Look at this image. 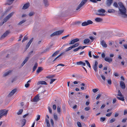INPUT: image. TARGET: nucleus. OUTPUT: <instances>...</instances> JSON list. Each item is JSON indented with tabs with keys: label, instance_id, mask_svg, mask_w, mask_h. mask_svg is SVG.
<instances>
[{
	"label": "nucleus",
	"instance_id": "obj_1",
	"mask_svg": "<svg viewBox=\"0 0 127 127\" xmlns=\"http://www.w3.org/2000/svg\"><path fill=\"white\" fill-rule=\"evenodd\" d=\"M118 5L119 6L118 8L120 12V14L122 17L124 18H127V9L122 2H119L118 4L116 2H115L113 3V6L116 8H118Z\"/></svg>",
	"mask_w": 127,
	"mask_h": 127
},
{
	"label": "nucleus",
	"instance_id": "obj_2",
	"mask_svg": "<svg viewBox=\"0 0 127 127\" xmlns=\"http://www.w3.org/2000/svg\"><path fill=\"white\" fill-rule=\"evenodd\" d=\"M54 56H51L47 60V63L49 64L50 65L51 64H53L54 63L53 62L55 61L57 59L59 58L61 56H58L57 57L54 58L53 57Z\"/></svg>",
	"mask_w": 127,
	"mask_h": 127
},
{
	"label": "nucleus",
	"instance_id": "obj_3",
	"mask_svg": "<svg viewBox=\"0 0 127 127\" xmlns=\"http://www.w3.org/2000/svg\"><path fill=\"white\" fill-rule=\"evenodd\" d=\"M8 110L6 109L1 110H0V119L4 116H6Z\"/></svg>",
	"mask_w": 127,
	"mask_h": 127
},
{
	"label": "nucleus",
	"instance_id": "obj_4",
	"mask_svg": "<svg viewBox=\"0 0 127 127\" xmlns=\"http://www.w3.org/2000/svg\"><path fill=\"white\" fill-rule=\"evenodd\" d=\"M88 0H82L76 8V10H78L82 7L86 3Z\"/></svg>",
	"mask_w": 127,
	"mask_h": 127
},
{
	"label": "nucleus",
	"instance_id": "obj_5",
	"mask_svg": "<svg viewBox=\"0 0 127 127\" xmlns=\"http://www.w3.org/2000/svg\"><path fill=\"white\" fill-rule=\"evenodd\" d=\"M64 32V30H60L55 32L50 35V36L53 37L55 36H57L60 35Z\"/></svg>",
	"mask_w": 127,
	"mask_h": 127
},
{
	"label": "nucleus",
	"instance_id": "obj_6",
	"mask_svg": "<svg viewBox=\"0 0 127 127\" xmlns=\"http://www.w3.org/2000/svg\"><path fill=\"white\" fill-rule=\"evenodd\" d=\"M98 12L99 13H96V14L97 15L101 16H104L105 15L104 14L102 13H104L105 12V11L104 9H101L97 10Z\"/></svg>",
	"mask_w": 127,
	"mask_h": 127
},
{
	"label": "nucleus",
	"instance_id": "obj_7",
	"mask_svg": "<svg viewBox=\"0 0 127 127\" xmlns=\"http://www.w3.org/2000/svg\"><path fill=\"white\" fill-rule=\"evenodd\" d=\"M14 12H12L9 15H8L7 16L4 18L3 19V21L5 23L14 14Z\"/></svg>",
	"mask_w": 127,
	"mask_h": 127
},
{
	"label": "nucleus",
	"instance_id": "obj_8",
	"mask_svg": "<svg viewBox=\"0 0 127 127\" xmlns=\"http://www.w3.org/2000/svg\"><path fill=\"white\" fill-rule=\"evenodd\" d=\"M39 95H36L34 97L32 100L31 101L34 102H37L40 100Z\"/></svg>",
	"mask_w": 127,
	"mask_h": 127
},
{
	"label": "nucleus",
	"instance_id": "obj_9",
	"mask_svg": "<svg viewBox=\"0 0 127 127\" xmlns=\"http://www.w3.org/2000/svg\"><path fill=\"white\" fill-rule=\"evenodd\" d=\"M103 58H104L106 62H109V63H110L112 62V59L111 58H108V57H106L105 58V56H101Z\"/></svg>",
	"mask_w": 127,
	"mask_h": 127
},
{
	"label": "nucleus",
	"instance_id": "obj_10",
	"mask_svg": "<svg viewBox=\"0 0 127 127\" xmlns=\"http://www.w3.org/2000/svg\"><path fill=\"white\" fill-rule=\"evenodd\" d=\"M113 0H107L106 5L108 7H110L113 2Z\"/></svg>",
	"mask_w": 127,
	"mask_h": 127
},
{
	"label": "nucleus",
	"instance_id": "obj_11",
	"mask_svg": "<svg viewBox=\"0 0 127 127\" xmlns=\"http://www.w3.org/2000/svg\"><path fill=\"white\" fill-rule=\"evenodd\" d=\"M79 39L78 38H76L75 39H73L72 40L70 43H69V44H74L75 43L79 41Z\"/></svg>",
	"mask_w": 127,
	"mask_h": 127
},
{
	"label": "nucleus",
	"instance_id": "obj_12",
	"mask_svg": "<svg viewBox=\"0 0 127 127\" xmlns=\"http://www.w3.org/2000/svg\"><path fill=\"white\" fill-rule=\"evenodd\" d=\"M98 64L97 62L96 61L95 62V64L93 66V68L95 71L96 72L97 70V65Z\"/></svg>",
	"mask_w": 127,
	"mask_h": 127
},
{
	"label": "nucleus",
	"instance_id": "obj_13",
	"mask_svg": "<svg viewBox=\"0 0 127 127\" xmlns=\"http://www.w3.org/2000/svg\"><path fill=\"white\" fill-rule=\"evenodd\" d=\"M41 84L42 85H47V84L46 82L44 81H38L37 83V85Z\"/></svg>",
	"mask_w": 127,
	"mask_h": 127
},
{
	"label": "nucleus",
	"instance_id": "obj_14",
	"mask_svg": "<svg viewBox=\"0 0 127 127\" xmlns=\"http://www.w3.org/2000/svg\"><path fill=\"white\" fill-rule=\"evenodd\" d=\"M33 38H32L29 41V42H28V43H27V45H26V49H27L29 47L30 45L32 43V42L33 40Z\"/></svg>",
	"mask_w": 127,
	"mask_h": 127
},
{
	"label": "nucleus",
	"instance_id": "obj_15",
	"mask_svg": "<svg viewBox=\"0 0 127 127\" xmlns=\"http://www.w3.org/2000/svg\"><path fill=\"white\" fill-rule=\"evenodd\" d=\"M120 86L121 88L123 89H124L125 88V85L123 81H121L120 82Z\"/></svg>",
	"mask_w": 127,
	"mask_h": 127
},
{
	"label": "nucleus",
	"instance_id": "obj_16",
	"mask_svg": "<svg viewBox=\"0 0 127 127\" xmlns=\"http://www.w3.org/2000/svg\"><path fill=\"white\" fill-rule=\"evenodd\" d=\"M30 5L29 3H26L23 6L22 8V9H27L29 7Z\"/></svg>",
	"mask_w": 127,
	"mask_h": 127
},
{
	"label": "nucleus",
	"instance_id": "obj_17",
	"mask_svg": "<svg viewBox=\"0 0 127 127\" xmlns=\"http://www.w3.org/2000/svg\"><path fill=\"white\" fill-rule=\"evenodd\" d=\"M20 121L22 125V127L25 125L26 122V120L25 119H23L20 120Z\"/></svg>",
	"mask_w": 127,
	"mask_h": 127
},
{
	"label": "nucleus",
	"instance_id": "obj_18",
	"mask_svg": "<svg viewBox=\"0 0 127 127\" xmlns=\"http://www.w3.org/2000/svg\"><path fill=\"white\" fill-rule=\"evenodd\" d=\"M29 58V57H26V58L24 60L23 63L21 64V66H23L27 62Z\"/></svg>",
	"mask_w": 127,
	"mask_h": 127
},
{
	"label": "nucleus",
	"instance_id": "obj_19",
	"mask_svg": "<svg viewBox=\"0 0 127 127\" xmlns=\"http://www.w3.org/2000/svg\"><path fill=\"white\" fill-rule=\"evenodd\" d=\"M15 0H7L6 3V4H8L9 5H11L13 3Z\"/></svg>",
	"mask_w": 127,
	"mask_h": 127
},
{
	"label": "nucleus",
	"instance_id": "obj_20",
	"mask_svg": "<svg viewBox=\"0 0 127 127\" xmlns=\"http://www.w3.org/2000/svg\"><path fill=\"white\" fill-rule=\"evenodd\" d=\"M76 64L78 65H81L83 66H85L86 65L85 63H83L82 61L77 62L76 63Z\"/></svg>",
	"mask_w": 127,
	"mask_h": 127
},
{
	"label": "nucleus",
	"instance_id": "obj_21",
	"mask_svg": "<svg viewBox=\"0 0 127 127\" xmlns=\"http://www.w3.org/2000/svg\"><path fill=\"white\" fill-rule=\"evenodd\" d=\"M43 70V69L42 68V67H38L37 69L36 70V73H38L42 71Z\"/></svg>",
	"mask_w": 127,
	"mask_h": 127
},
{
	"label": "nucleus",
	"instance_id": "obj_22",
	"mask_svg": "<svg viewBox=\"0 0 127 127\" xmlns=\"http://www.w3.org/2000/svg\"><path fill=\"white\" fill-rule=\"evenodd\" d=\"M43 2L45 7H47L49 5V3L47 0H43Z\"/></svg>",
	"mask_w": 127,
	"mask_h": 127
},
{
	"label": "nucleus",
	"instance_id": "obj_23",
	"mask_svg": "<svg viewBox=\"0 0 127 127\" xmlns=\"http://www.w3.org/2000/svg\"><path fill=\"white\" fill-rule=\"evenodd\" d=\"M38 66V64L36 63H35L34 64V66H33V67L32 68V72H33L36 69L37 67Z\"/></svg>",
	"mask_w": 127,
	"mask_h": 127
},
{
	"label": "nucleus",
	"instance_id": "obj_24",
	"mask_svg": "<svg viewBox=\"0 0 127 127\" xmlns=\"http://www.w3.org/2000/svg\"><path fill=\"white\" fill-rule=\"evenodd\" d=\"M11 70H9L4 73L3 75V77H5L9 75V74L11 72Z\"/></svg>",
	"mask_w": 127,
	"mask_h": 127
},
{
	"label": "nucleus",
	"instance_id": "obj_25",
	"mask_svg": "<svg viewBox=\"0 0 127 127\" xmlns=\"http://www.w3.org/2000/svg\"><path fill=\"white\" fill-rule=\"evenodd\" d=\"M95 21L97 22H100L103 20L102 19L99 18H96L95 19Z\"/></svg>",
	"mask_w": 127,
	"mask_h": 127
},
{
	"label": "nucleus",
	"instance_id": "obj_26",
	"mask_svg": "<svg viewBox=\"0 0 127 127\" xmlns=\"http://www.w3.org/2000/svg\"><path fill=\"white\" fill-rule=\"evenodd\" d=\"M107 12L109 13H114L115 12V10L113 9H109L108 10Z\"/></svg>",
	"mask_w": 127,
	"mask_h": 127
},
{
	"label": "nucleus",
	"instance_id": "obj_27",
	"mask_svg": "<svg viewBox=\"0 0 127 127\" xmlns=\"http://www.w3.org/2000/svg\"><path fill=\"white\" fill-rule=\"evenodd\" d=\"M26 21V20H23L19 22L17 24L18 25H21Z\"/></svg>",
	"mask_w": 127,
	"mask_h": 127
},
{
	"label": "nucleus",
	"instance_id": "obj_28",
	"mask_svg": "<svg viewBox=\"0 0 127 127\" xmlns=\"http://www.w3.org/2000/svg\"><path fill=\"white\" fill-rule=\"evenodd\" d=\"M90 40L89 39H84L83 43L85 44H87L89 42Z\"/></svg>",
	"mask_w": 127,
	"mask_h": 127
},
{
	"label": "nucleus",
	"instance_id": "obj_29",
	"mask_svg": "<svg viewBox=\"0 0 127 127\" xmlns=\"http://www.w3.org/2000/svg\"><path fill=\"white\" fill-rule=\"evenodd\" d=\"M50 48H47L46 49L43 51V52L40 53L41 54L40 55H42V53H45L47 51H49L50 49Z\"/></svg>",
	"mask_w": 127,
	"mask_h": 127
},
{
	"label": "nucleus",
	"instance_id": "obj_30",
	"mask_svg": "<svg viewBox=\"0 0 127 127\" xmlns=\"http://www.w3.org/2000/svg\"><path fill=\"white\" fill-rule=\"evenodd\" d=\"M57 111L58 112L59 114H60L61 112V107L60 106H58L57 107Z\"/></svg>",
	"mask_w": 127,
	"mask_h": 127
},
{
	"label": "nucleus",
	"instance_id": "obj_31",
	"mask_svg": "<svg viewBox=\"0 0 127 127\" xmlns=\"http://www.w3.org/2000/svg\"><path fill=\"white\" fill-rule=\"evenodd\" d=\"M85 62L86 63L87 66H88L89 68H91V65L89 62L88 61L86 60L85 61Z\"/></svg>",
	"mask_w": 127,
	"mask_h": 127
},
{
	"label": "nucleus",
	"instance_id": "obj_32",
	"mask_svg": "<svg viewBox=\"0 0 127 127\" xmlns=\"http://www.w3.org/2000/svg\"><path fill=\"white\" fill-rule=\"evenodd\" d=\"M10 33L9 31H6L3 34V35L5 36V37L7 36L8 34Z\"/></svg>",
	"mask_w": 127,
	"mask_h": 127
},
{
	"label": "nucleus",
	"instance_id": "obj_33",
	"mask_svg": "<svg viewBox=\"0 0 127 127\" xmlns=\"http://www.w3.org/2000/svg\"><path fill=\"white\" fill-rule=\"evenodd\" d=\"M10 33L9 31H6L3 34V35L5 36V37L7 36L8 34Z\"/></svg>",
	"mask_w": 127,
	"mask_h": 127
},
{
	"label": "nucleus",
	"instance_id": "obj_34",
	"mask_svg": "<svg viewBox=\"0 0 127 127\" xmlns=\"http://www.w3.org/2000/svg\"><path fill=\"white\" fill-rule=\"evenodd\" d=\"M55 76V75H48L46 76V78L48 79H50L51 78H53Z\"/></svg>",
	"mask_w": 127,
	"mask_h": 127
},
{
	"label": "nucleus",
	"instance_id": "obj_35",
	"mask_svg": "<svg viewBox=\"0 0 127 127\" xmlns=\"http://www.w3.org/2000/svg\"><path fill=\"white\" fill-rule=\"evenodd\" d=\"M116 97L118 99L122 101H124L125 100L124 97H119L118 96H117Z\"/></svg>",
	"mask_w": 127,
	"mask_h": 127
},
{
	"label": "nucleus",
	"instance_id": "obj_36",
	"mask_svg": "<svg viewBox=\"0 0 127 127\" xmlns=\"http://www.w3.org/2000/svg\"><path fill=\"white\" fill-rule=\"evenodd\" d=\"M54 119L56 121H57L58 120V117L57 115L56 114H54Z\"/></svg>",
	"mask_w": 127,
	"mask_h": 127
},
{
	"label": "nucleus",
	"instance_id": "obj_37",
	"mask_svg": "<svg viewBox=\"0 0 127 127\" xmlns=\"http://www.w3.org/2000/svg\"><path fill=\"white\" fill-rule=\"evenodd\" d=\"M73 47L72 46L69 47L68 48H67L65 50V52H67L69 51L72 48H73Z\"/></svg>",
	"mask_w": 127,
	"mask_h": 127
},
{
	"label": "nucleus",
	"instance_id": "obj_38",
	"mask_svg": "<svg viewBox=\"0 0 127 127\" xmlns=\"http://www.w3.org/2000/svg\"><path fill=\"white\" fill-rule=\"evenodd\" d=\"M23 109H21L17 112V114L18 115L21 114L23 112Z\"/></svg>",
	"mask_w": 127,
	"mask_h": 127
},
{
	"label": "nucleus",
	"instance_id": "obj_39",
	"mask_svg": "<svg viewBox=\"0 0 127 127\" xmlns=\"http://www.w3.org/2000/svg\"><path fill=\"white\" fill-rule=\"evenodd\" d=\"M82 25L83 26H84L88 25L87 22L85 21L82 23Z\"/></svg>",
	"mask_w": 127,
	"mask_h": 127
},
{
	"label": "nucleus",
	"instance_id": "obj_40",
	"mask_svg": "<svg viewBox=\"0 0 127 127\" xmlns=\"http://www.w3.org/2000/svg\"><path fill=\"white\" fill-rule=\"evenodd\" d=\"M115 120L116 119L115 118H112L109 121V122L110 123H112L114 122Z\"/></svg>",
	"mask_w": 127,
	"mask_h": 127
},
{
	"label": "nucleus",
	"instance_id": "obj_41",
	"mask_svg": "<svg viewBox=\"0 0 127 127\" xmlns=\"http://www.w3.org/2000/svg\"><path fill=\"white\" fill-rule=\"evenodd\" d=\"M59 52V51H57L55 52L52 55V56H56L58 55Z\"/></svg>",
	"mask_w": 127,
	"mask_h": 127
},
{
	"label": "nucleus",
	"instance_id": "obj_42",
	"mask_svg": "<svg viewBox=\"0 0 127 127\" xmlns=\"http://www.w3.org/2000/svg\"><path fill=\"white\" fill-rule=\"evenodd\" d=\"M117 95L118 96H119L121 97H122L123 95L121 93L120 91V90H119L118 91V94H117Z\"/></svg>",
	"mask_w": 127,
	"mask_h": 127
},
{
	"label": "nucleus",
	"instance_id": "obj_43",
	"mask_svg": "<svg viewBox=\"0 0 127 127\" xmlns=\"http://www.w3.org/2000/svg\"><path fill=\"white\" fill-rule=\"evenodd\" d=\"M28 39V37L26 36H25L24 37L23 39V40L22 41V42H24L26 40H27Z\"/></svg>",
	"mask_w": 127,
	"mask_h": 127
},
{
	"label": "nucleus",
	"instance_id": "obj_44",
	"mask_svg": "<svg viewBox=\"0 0 127 127\" xmlns=\"http://www.w3.org/2000/svg\"><path fill=\"white\" fill-rule=\"evenodd\" d=\"M105 120V118L103 117H101L100 119V120L101 122L104 121Z\"/></svg>",
	"mask_w": 127,
	"mask_h": 127
},
{
	"label": "nucleus",
	"instance_id": "obj_45",
	"mask_svg": "<svg viewBox=\"0 0 127 127\" xmlns=\"http://www.w3.org/2000/svg\"><path fill=\"white\" fill-rule=\"evenodd\" d=\"M88 25L89 24H91L93 23V22L90 20H88L87 22Z\"/></svg>",
	"mask_w": 127,
	"mask_h": 127
},
{
	"label": "nucleus",
	"instance_id": "obj_46",
	"mask_svg": "<svg viewBox=\"0 0 127 127\" xmlns=\"http://www.w3.org/2000/svg\"><path fill=\"white\" fill-rule=\"evenodd\" d=\"M81 46H79L78 48H76L75 49H74L73 51L74 52H76L79 49H81Z\"/></svg>",
	"mask_w": 127,
	"mask_h": 127
},
{
	"label": "nucleus",
	"instance_id": "obj_47",
	"mask_svg": "<svg viewBox=\"0 0 127 127\" xmlns=\"http://www.w3.org/2000/svg\"><path fill=\"white\" fill-rule=\"evenodd\" d=\"M17 91V89H15L13 90H12L11 91V92L14 95V94L16 93Z\"/></svg>",
	"mask_w": 127,
	"mask_h": 127
},
{
	"label": "nucleus",
	"instance_id": "obj_48",
	"mask_svg": "<svg viewBox=\"0 0 127 127\" xmlns=\"http://www.w3.org/2000/svg\"><path fill=\"white\" fill-rule=\"evenodd\" d=\"M105 41L104 40H102L100 42V44L102 46H103L104 44H105Z\"/></svg>",
	"mask_w": 127,
	"mask_h": 127
},
{
	"label": "nucleus",
	"instance_id": "obj_49",
	"mask_svg": "<svg viewBox=\"0 0 127 127\" xmlns=\"http://www.w3.org/2000/svg\"><path fill=\"white\" fill-rule=\"evenodd\" d=\"M77 124L78 126L79 127H82V125L81 123L79 122H78L77 123Z\"/></svg>",
	"mask_w": 127,
	"mask_h": 127
},
{
	"label": "nucleus",
	"instance_id": "obj_50",
	"mask_svg": "<svg viewBox=\"0 0 127 127\" xmlns=\"http://www.w3.org/2000/svg\"><path fill=\"white\" fill-rule=\"evenodd\" d=\"M101 96V95L100 94H98L96 98V100H98L100 98Z\"/></svg>",
	"mask_w": 127,
	"mask_h": 127
},
{
	"label": "nucleus",
	"instance_id": "obj_51",
	"mask_svg": "<svg viewBox=\"0 0 127 127\" xmlns=\"http://www.w3.org/2000/svg\"><path fill=\"white\" fill-rule=\"evenodd\" d=\"M34 13L33 12H30L29 14V15L30 16H32L34 15Z\"/></svg>",
	"mask_w": 127,
	"mask_h": 127
},
{
	"label": "nucleus",
	"instance_id": "obj_52",
	"mask_svg": "<svg viewBox=\"0 0 127 127\" xmlns=\"http://www.w3.org/2000/svg\"><path fill=\"white\" fill-rule=\"evenodd\" d=\"M112 112L108 113L106 115V116L108 117H110L112 115Z\"/></svg>",
	"mask_w": 127,
	"mask_h": 127
},
{
	"label": "nucleus",
	"instance_id": "obj_53",
	"mask_svg": "<svg viewBox=\"0 0 127 127\" xmlns=\"http://www.w3.org/2000/svg\"><path fill=\"white\" fill-rule=\"evenodd\" d=\"M79 43H77L75 44L74 45L72 46L73 48H74L75 47L78 46L79 45Z\"/></svg>",
	"mask_w": 127,
	"mask_h": 127
},
{
	"label": "nucleus",
	"instance_id": "obj_54",
	"mask_svg": "<svg viewBox=\"0 0 127 127\" xmlns=\"http://www.w3.org/2000/svg\"><path fill=\"white\" fill-rule=\"evenodd\" d=\"M98 90V89H94L93 90V91L94 93L97 92Z\"/></svg>",
	"mask_w": 127,
	"mask_h": 127
},
{
	"label": "nucleus",
	"instance_id": "obj_55",
	"mask_svg": "<svg viewBox=\"0 0 127 127\" xmlns=\"http://www.w3.org/2000/svg\"><path fill=\"white\" fill-rule=\"evenodd\" d=\"M90 109V108L89 107H87L85 108L84 109L86 111H88Z\"/></svg>",
	"mask_w": 127,
	"mask_h": 127
},
{
	"label": "nucleus",
	"instance_id": "obj_56",
	"mask_svg": "<svg viewBox=\"0 0 127 127\" xmlns=\"http://www.w3.org/2000/svg\"><path fill=\"white\" fill-rule=\"evenodd\" d=\"M56 80L55 79H52L51 80V81L50 82V84H52L53 82Z\"/></svg>",
	"mask_w": 127,
	"mask_h": 127
},
{
	"label": "nucleus",
	"instance_id": "obj_57",
	"mask_svg": "<svg viewBox=\"0 0 127 127\" xmlns=\"http://www.w3.org/2000/svg\"><path fill=\"white\" fill-rule=\"evenodd\" d=\"M45 57H44L43 58H40L39 59V60H40V61H41L40 63H41L42 61H43V60H44L45 59Z\"/></svg>",
	"mask_w": 127,
	"mask_h": 127
},
{
	"label": "nucleus",
	"instance_id": "obj_58",
	"mask_svg": "<svg viewBox=\"0 0 127 127\" xmlns=\"http://www.w3.org/2000/svg\"><path fill=\"white\" fill-rule=\"evenodd\" d=\"M23 36L22 34H21L20 35V37L19 38V39L18 41H20L21 40V39L22 38Z\"/></svg>",
	"mask_w": 127,
	"mask_h": 127
},
{
	"label": "nucleus",
	"instance_id": "obj_59",
	"mask_svg": "<svg viewBox=\"0 0 127 127\" xmlns=\"http://www.w3.org/2000/svg\"><path fill=\"white\" fill-rule=\"evenodd\" d=\"M48 109L49 111V113L50 114L52 113V110L51 108L50 107H48Z\"/></svg>",
	"mask_w": 127,
	"mask_h": 127
},
{
	"label": "nucleus",
	"instance_id": "obj_60",
	"mask_svg": "<svg viewBox=\"0 0 127 127\" xmlns=\"http://www.w3.org/2000/svg\"><path fill=\"white\" fill-rule=\"evenodd\" d=\"M107 83L109 85H111V84L112 81L111 79L108 80L107 81Z\"/></svg>",
	"mask_w": 127,
	"mask_h": 127
},
{
	"label": "nucleus",
	"instance_id": "obj_61",
	"mask_svg": "<svg viewBox=\"0 0 127 127\" xmlns=\"http://www.w3.org/2000/svg\"><path fill=\"white\" fill-rule=\"evenodd\" d=\"M101 78L103 80L105 81V77L103 75H102L101 76Z\"/></svg>",
	"mask_w": 127,
	"mask_h": 127
},
{
	"label": "nucleus",
	"instance_id": "obj_62",
	"mask_svg": "<svg viewBox=\"0 0 127 127\" xmlns=\"http://www.w3.org/2000/svg\"><path fill=\"white\" fill-rule=\"evenodd\" d=\"M90 1L94 3H96L97 2L96 0H90Z\"/></svg>",
	"mask_w": 127,
	"mask_h": 127
},
{
	"label": "nucleus",
	"instance_id": "obj_63",
	"mask_svg": "<svg viewBox=\"0 0 127 127\" xmlns=\"http://www.w3.org/2000/svg\"><path fill=\"white\" fill-rule=\"evenodd\" d=\"M13 95V94L11 93L10 92L8 95V97H11Z\"/></svg>",
	"mask_w": 127,
	"mask_h": 127
},
{
	"label": "nucleus",
	"instance_id": "obj_64",
	"mask_svg": "<svg viewBox=\"0 0 127 127\" xmlns=\"http://www.w3.org/2000/svg\"><path fill=\"white\" fill-rule=\"evenodd\" d=\"M30 86V84H29L28 83H27V84H26L25 85V86L26 88H28Z\"/></svg>",
	"mask_w": 127,
	"mask_h": 127
}]
</instances>
